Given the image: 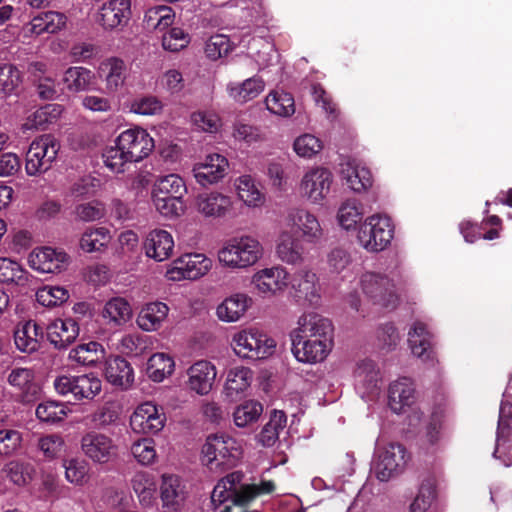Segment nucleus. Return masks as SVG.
Masks as SVG:
<instances>
[{
  "mask_svg": "<svg viewBox=\"0 0 512 512\" xmlns=\"http://www.w3.org/2000/svg\"><path fill=\"white\" fill-rule=\"evenodd\" d=\"M160 496L163 509L166 512H179L181 510L184 504L185 495L177 476H162Z\"/></svg>",
  "mask_w": 512,
  "mask_h": 512,
  "instance_id": "41",
  "label": "nucleus"
},
{
  "mask_svg": "<svg viewBox=\"0 0 512 512\" xmlns=\"http://www.w3.org/2000/svg\"><path fill=\"white\" fill-rule=\"evenodd\" d=\"M237 197L248 208H260L265 203V194L254 177L244 174L234 181Z\"/></svg>",
  "mask_w": 512,
  "mask_h": 512,
  "instance_id": "38",
  "label": "nucleus"
},
{
  "mask_svg": "<svg viewBox=\"0 0 512 512\" xmlns=\"http://www.w3.org/2000/svg\"><path fill=\"white\" fill-rule=\"evenodd\" d=\"M408 345L414 356L422 362L433 365L435 362L434 353L431 349V335L422 322H415L408 332Z\"/></svg>",
  "mask_w": 512,
  "mask_h": 512,
  "instance_id": "34",
  "label": "nucleus"
},
{
  "mask_svg": "<svg viewBox=\"0 0 512 512\" xmlns=\"http://www.w3.org/2000/svg\"><path fill=\"white\" fill-rule=\"evenodd\" d=\"M253 379V372L250 368L237 366L227 372L225 390L228 395L244 392Z\"/></svg>",
  "mask_w": 512,
  "mask_h": 512,
  "instance_id": "58",
  "label": "nucleus"
},
{
  "mask_svg": "<svg viewBox=\"0 0 512 512\" xmlns=\"http://www.w3.org/2000/svg\"><path fill=\"white\" fill-rule=\"evenodd\" d=\"M131 16L130 0H107L97 13V22L106 30L125 25Z\"/></svg>",
  "mask_w": 512,
  "mask_h": 512,
  "instance_id": "28",
  "label": "nucleus"
},
{
  "mask_svg": "<svg viewBox=\"0 0 512 512\" xmlns=\"http://www.w3.org/2000/svg\"><path fill=\"white\" fill-rule=\"evenodd\" d=\"M166 416L162 408L151 401L139 404L130 416L129 424L137 434L155 435L163 430Z\"/></svg>",
  "mask_w": 512,
  "mask_h": 512,
  "instance_id": "17",
  "label": "nucleus"
},
{
  "mask_svg": "<svg viewBox=\"0 0 512 512\" xmlns=\"http://www.w3.org/2000/svg\"><path fill=\"white\" fill-rule=\"evenodd\" d=\"M132 490L143 508H150L156 501L157 482L153 474L137 471L130 480Z\"/></svg>",
  "mask_w": 512,
  "mask_h": 512,
  "instance_id": "40",
  "label": "nucleus"
},
{
  "mask_svg": "<svg viewBox=\"0 0 512 512\" xmlns=\"http://www.w3.org/2000/svg\"><path fill=\"white\" fill-rule=\"evenodd\" d=\"M358 284L362 294L373 305L394 309L399 303V282L394 274L366 271L360 275Z\"/></svg>",
  "mask_w": 512,
  "mask_h": 512,
  "instance_id": "5",
  "label": "nucleus"
},
{
  "mask_svg": "<svg viewBox=\"0 0 512 512\" xmlns=\"http://www.w3.org/2000/svg\"><path fill=\"white\" fill-rule=\"evenodd\" d=\"M175 241L172 234L164 229H153L143 241L145 256L156 262H164L174 253Z\"/></svg>",
  "mask_w": 512,
  "mask_h": 512,
  "instance_id": "26",
  "label": "nucleus"
},
{
  "mask_svg": "<svg viewBox=\"0 0 512 512\" xmlns=\"http://www.w3.org/2000/svg\"><path fill=\"white\" fill-rule=\"evenodd\" d=\"M256 292L266 298L283 294L290 285V273L278 264L257 270L251 277Z\"/></svg>",
  "mask_w": 512,
  "mask_h": 512,
  "instance_id": "14",
  "label": "nucleus"
},
{
  "mask_svg": "<svg viewBox=\"0 0 512 512\" xmlns=\"http://www.w3.org/2000/svg\"><path fill=\"white\" fill-rule=\"evenodd\" d=\"M130 451L138 464L151 466L158 461L156 442L152 438H141L132 443Z\"/></svg>",
  "mask_w": 512,
  "mask_h": 512,
  "instance_id": "59",
  "label": "nucleus"
},
{
  "mask_svg": "<svg viewBox=\"0 0 512 512\" xmlns=\"http://www.w3.org/2000/svg\"><path fill=\"white\" fill-rule=\"evenodd\" d=\"M65 480L77 487H84L90 483V465L85 459L72 457L62 462Z\"/></svg>",
  "mask_w": 512,
  "mask_h": 512,
  "instance_id": "50",
  "label": "nucleus"
},
{
  "mask_svg": "<svg viewBox=\"0 0 512 512\" xmlns=\"http://www.w3.org/2000/svg\"><path fill=\"white\" fill-rule=\"evenodd\" d=\"M105 357L104 347L96 342L82 343L69 351L68 359L79 365L91 366L100 362Z\"/></svg>",
  "mask_w": 512,
  "mask_h": 512,
  "instance_id": "49",
  "label": "nucleus"
},
{
  "mask_svg": "<svg viewBox=\"0 0 512 512\" xmlns=\"http://www.w3.org/2000/svg\"><path fill=\"white\" fill-rule=\"evenodd\" d=\"M195 130L205 133H217L222 127V120L213 110H198L190 115Z\"/></svg>",
  "mask_w": 512,
  "mask_h": 512,
  "instance_id": "61",
  "label": "nucleus"
},
{
  "mask_svg": "<svg viewBox=\"0 0 512 512\" xmlns=\"http://www.w3.org/2000/svg\"><path fill=\"white\" fill-rule=\"evenodd\" d=\"M216 375L217 369L213 363L199 360L187 370V386L199 395H207L212 390Z\"/></svg>",
  "mask_w": 512,
  "mask_h": 512,
  "instance_id": "30",
  "label": "nucleus"
},
{
  "mask_svg": "<svg viewBox=\"0 0 512 512\" xmlns=\"http://www.w3.org/2000/svg\"><path fill=\"white\" fill-rule=\"evenodd\" d=\"M263 412L261 403L248 400L236 407L233 420L237 427L244 428L255 423Z\"/></svg>",
  "mask_w": 512,
  "mask_h": 512,
  "instance_id": "62",
  "label": "nucleus"
},
{
  "mask_svg": "<svg viewBox=\"0 0 512 512\" xmlns=\"http://www.w3.org/2000/svg\"><path fill=\"white\" fill-rule=\"evenodd\" d=\"M60 144L58 140L45 134L34 139L25 157V171L28 176H39L51 169L57 159Z\"/></svg>",
  "mask_w": 512,
  "mask_h": 512,
  "instance_id": "10",
  "label": "nucleus"
},
{
  "mask_svg": "<svg viewBox=\"0 0 512 512\" xmlns=\"http://www.w3.org/2000/svg\"><path fill=\"white\" fill-rule=\"evenodd\" d=\"M341 177L348 188L355 193L367 191L373 183L369 169L356 160H348L342 164Z\"/></svg>",
  "mask_w": 512,
  "mask_h": 512,
  "instance_id": "36",
  "label": "nucleus"
},
{
  "mask_svg": "<svg viewBox=\"0 0 512 512\" xmlns=\"http://www.w3.org/2000/svg\"><path fill=\"white\" fill-rule=\"evenodd\" d=\"M263 254L264 248L258 239L241 235L223 242L217 251V261L225 269L246 270L258 263Z\"/></svg>",
  "mask_w": 512,
  "mask_h": 512,
  "instance_id": "2",
  "label": "nucleus"
},
{
  "mask_svg": "<svg viewBox=\"0 0 512 512\" xmlns=\"http://www.w3.org/2000/svg\"><path fill=\"white\" fill-rule=\"evenodd\" d=\"M53 386L63 397H72L76 401L93 400L102 390V381L93 373L63 374L54 379Z\"/></svg>",
  "mask_w": 512,
  "mask_h": 512,
  "instance_id": "9",
  "label": "nucleus"
},
{
  "mask_svg": "<svg viewBox=\"0 0 512 512\" xmlns=\"http://www.w3.org/2000/svg\"><path fill=\"white\" fill-rule=\"evenodd\" d=\"M228 160L225 156L213 153L207 155L202 161L195 163L192 169L196 182L201 186L218 183L227 174Z\"/></svg>",
  "mask_w": 512,
  "mask_h": 512,
  "instance_id": "25",
  "label": "nucleus"
},
{
  "mask_svg": "<svg viewBox=\"0 0 512 512\" xmlns=\"http://www.w3.org/2000/svg\"><path fill=\"white\" fill-rule=\"evenodd\" d=\"M241 456V443L224 432L209 434L201 449L203 465L215 472L236 466Z\"/></svg>",
  "mask_w": 512,
  "mask_h": 512,
  "instance_id": "3",
  "label": "nucleus"
},
{
  "mask_svg": "<svg viewBox=\"0 0 512 512\" xmlns=\"http://www.w3.org/2000/svg\"><path fill=\"white\" fill-rule=\"evenodd\" d=\"M175 12L166 5H157L146 10L144 24L149 30L163 31L173 25Z\"/></svg>",
  "mask_w": 512,
  "mask_h": 512,
  "instance_id": "53",
  "label": "nucleus"
},
{
  "mask_svg": "<svg viewBox=\"0 0 512 512\" xmlns=\"http://www.w3.org/2000/svg\"><path fill=\"white\" fill-rule=\"evenodd\" d=\"M42 337V328L33 320L19 323L14 331V342L17 349L28 354L36 352L40 348Z\"/></svg>",
  "mask_w": 512,
  "mask_h": 512,
  "instance_id": "39",
  "label": "nucleus"
},
{
  "mask_svg": "<svg viewBox=\"0 0 512 512\" xmlns=\"http://www.w3.org/2000/svg\"><path fill=\"white\" fill-rule=\"evenodd\" d=\"M102 317L110 326H123L132 318L131 305L122 297H114L105 303Z\"/></svg>",
  "mask_w": 512,
  "mask_h": 512,
  "instance_id": "46",
  "label": "nucleus"
},
{
  "mask_svg": "<svg viewBox=\"0 0 512 512\" xmlns=\"http://www.w3.org/2000/svg\"><path fill=\"white\" fill-rule=\"evenodd\" d=\"M169 306L161 301L146 303L140 309L136 323L145 332H155L161 329L169 315Z\"/></svg>",
  "mask_w": 512,
  "mask_h": 512,
  "instance_id": "33",
  "label": "nucleus"
},
{
  "mask_svg": "<svg viewBox=\"0 0 512 512\" xmlns=\"http://www.w3.org/2000/svg\"><path fill=\"white\" fill-rule=\"evenodd\" d=\"M300 237L291 230L281 229L275 240L276 257L287 265H301L305 260V248Z\"/></svg>",
  "mask_w": 512,
  "mask_h": 512,
  "instance_id": "24",
  "label": "nucleus"
},
{
  "mask_svg": "<svg viewBox=\"0 0 512 512\" xmlns=\"http://www.w3.org/2000/svg\"><path fill=\"white\" fill-rule=\"evenodd\" d=\"M152 205L164 218L172 220L180 217L185 212L184 198L181 196H164L151 194Z\"/></svg>",
  "mask_w": 512,
  "mask_h": 512,
  "instance_id": "52",
  "label": "nucleus"
},
{
  "mask_svg": "<svg viewBox=\"0 0 512 512\" xmlns=\"http://www.w3.org/2000/svg\"><path fill=\"white\" fill-rule=\"evenodd\" d=\"M111 230L104 226H91L84 230L79 239V247L86 253L105 251L112 241Z\"/></svg>",
  "mask_w": 512,
  "mask_h": 512,
  "instance_id": "43",
  "label": "nucleus"
},
{
  "mask_svg": "<svg viewBox=\"0 0 512 512\" xmlns=\"http://www.w3.org/2000/svg\"><path fill=\"white\" fill-rule=\"evenodd\" d=\"M80 328L72 318H56L46 327L47 339L56 349H65L79 336Z\"/></svg>",
  "mask_w": 512,
  "mask_h": 512,
  "instance_id": "31",
  "label": "nucleus"
},
{
  "mask_svg": "<svg viewBox=\"0 0 512 512\" xmlns=\"http://www.w3.org/2000/svg\"><path fill=\"white\" fill-rule=\"evenodd\" d=\"M265 87L264 79L259 75H253L242 81H229L225 86V92L234 103L243 105L256 99Z\"/></svg>",
  "mask_w": 512,
  "mask_h": 512,
  "instance_id": "29",
  "label": "nucleus"
},
{
  "mask_svg": "<svg viewBox=\"0 0 512 512\" xmlns=\"http://www.w3.org/2000/svg\"><path fill=\"white\" fill-rule=\"evenodd\" d=\"M95 75L82 66L67 68L62 77L64 88L71 93H80L90 90L94 85Z\"/></svg>",
  "mask_w": 512,
  "mask_h": 512,
  "instance_id": "44",
  "label": "nucleus"
},
{
  "mask_svg": "<svg viewBox=\"0 0 512 512\" xmlns=\"http://www.w3.org/2000/svg\"><path fill=\"white\" fill-rule=\"evenodd\" d=\"M292 148L298 157L309 160L320 154L324 144L314 134L303 133L294 139Z\"/></svg>",
  "mask_w": 512,
  "mask_h": 512,
  "instance_id": "57",
  "label": "nucleus"
},
{
  "mask_svg": "<svg viewBox=\"0 0 512 512\" xmlns=\"http://www.w3.org/2000/svg\"><path fill=\"white\" fill-rule=\"evenodd\" d=\"M97 73L105 83L108 93H116L125 84L127 67L125 62L117 57H110L100 62Z\"/></svg>",
  "mask_w": 512,
  "mask_h": 512,
  "instance_id": "32",
  "label": "nucleus"
},
{
  "mask_svg": "<svg viewBox=\"0 0 512 512\" xmlns=\"http://www.w3.org/2000/svg\"><path fill=\"white\" fill-rule=\"evenodd\" d=\"M116 144L122 146L134 163L147 158L155 147L153 137L140 126L122 131L116 137Z\"/></svg>",
  "mask_w": 512,
  "mask_h": 512,
  "instance_id": "18",
  "label": "nucleus"
},
{
  "mask_svg": "<svg viewBox=\"0 0 512 512\" xmlns=\"http://www.w3.org/2000/svg\"><path fill=\"white\" fill-rule=\"evenodd\" d=\"M264 103L271 114L281 118H290L296 110L294 97L280 89L271 90L265 97Z\"/></svg>",
  "mask_w": 512,
  "mask_h": 512,
  "instance_id": "48",
  "label": "nucleus"
},
{
  "mask_svg": "<svg viewBox=\"0 0 512 512\" xmlns=\"http://www.w3.org/2000/svg\"><path fill=\"white\" fill-rule=\"evenodd\" d=\"M187 186L184 179L177 174H168L157 178L152 186L151 194L164 196H181L184 198Z\"/></svg>",
  "mask_w": 512,
  "mask_h": 512,
  "instance_id": "54",
  "label": "nucleus"
},
{
  "mask_svg": "<svg viewBox=\"0 0 512 512\" xmlns=\"http://www.w3.org/2000/svg\"><path fill=\"white\" fill-rule=\"evenodd\" d=\"M213 261L203 253H186L167 267V281L180 282L183 280H198L209 273Z\"/></svg>",
  "mask_w": 512,
  "mask_h": 512,
  "instance_id": "12",
  "label": "nucleus"
},
{
  "mask_svg": "<svg viewBox=\"0 0 512 512\" xmlns=\"http://www.w3.org/2000/svg\"><path fill=\"white\" fill-rule=\"evenodd\" d=\"M291 352L295 359L303 364L323 362L334 347V339L290 338Z\"/></svg>",
  "mask_w": 512,
  "mask_h": 512,
  "instance_id": "19",
  "label": "nucleus"
},
{
  "mask_svg": "<svg viewBox=\"0 0 512 512\" xmlns=\"http://www.w3.org/2000/svg\"><path fill=\"white\" fill-rule=\"evenodd\" d=\"M82 454L94 464L104 465L117 457L118 446L114 439L102 432L89 431L80 439Z\"/></svg>",
  "mask_w": 512,
  "mask_h": 512,
  "instance_id": "15",
  "label": "nucleus"
},
{
  "mask_svg": "<svg viewBox=\"0 0 512 512\" xmlns=\"http://www.w3.org/2000/svg\"><path fill=\"white\" fill-rule=\"evenodd\" d=\"M242 479L243 473L234 471L218 481L211 494L214 512H231L233 506L245 505L275 489L271 480H262L259 484H241Z\"/></svg>",
  "mask_w": 512,
  "mask_h": 512,
  "instance_id": "1",
  "label": "nucleus"
},
{
  "mask_svg": "<svg viewBox=\"0 0 512 512\" xmlns=\"http://www.w3.org/2000/svg\"><path fill=\"white\" fill-rule=\"evenodd\" d=\"M499 410L496 446L493 452L494 458L509 467L512 465V403L508 400V392L503 394Z\"/></svg>",
  "mask_w": 512,
  "mask_h": 512,
  "instance_id": "16",
  "label": "nucleus"
},
{
  "mask_svg": "<svg viewBox=\"0 0 512 512\" xmlns=\"http://www.w3.org/2000/svg\"><path fill=\"white\" fill-rule=\"evenodd\" d=\"M194 207L205 218H223L233 208L230 196L217 191L200 193L195 197Z\"/></svg>",
  "mask_w": 512,
  "mask_h": 512,
  "instance_id": "27",
  "label": "nucleus"
},
{
  "mask_svg": "<svg viewBox=\"0 0 512 512\" xmlns=\"http://www.w3.org/2000/svg\"><path fill=\"white\" fill-rule=\"evenodd\" d=\"M28 262L33 270L40 273L57 274L68 268L70 256L63 249L43 246L33 249Z\"/></svg>",
  "mask_w": 512,
  "mask_h": 512,
  "instance_id": "22",
  "label": "nucleus"
},
{
  "mask_svg": "<svg viewBox=\"0 0 512 512\" xmlns=\"http://www.w3.org/2000/svg\"><path fill=\"white\" fill-rule=\"evenodd\" d=\"M69 412L68 406L60 401H43L36 407V417L39 421L45 423H57L63 421Z\"/></svg>",
  "mask_w": 512,
  "mask_h": 512,
  "instance_id": "56",
  "label": "nucleus"
},
{
  "mask_svg": "<svg viewBox=\"0 0 512 512\" xmlns=\"http://www.w3.org/2000/svg\"><path fill=\"white\" fill-rule=\"evenodd\" d=\"M104 165L113 173H123L125 166L128 163H134L128 156L127 152L123 150L122 146L116 144L107 147L102 154Z\"/></svg>",
  "mask_w": 512,
  "mask_h": 512,
  "instance_id": "63",
  "label": "nucleus"
},
{
  "mask_svg": "<svg viewBox=\"0 0 512 512\" xmlns=\"http://www.w3.org/2000/svg\"><path fill=\"white\" fill-rule=\"evenodd\" d=\"M231 348L240 359L264 360L276 353L277 342L265 331L249 327L233 334Z\"/></svg>",
  "mask_w": 512,
  "mask_h": 512,
  "instance_id": "4",
  "label": "nucleus"
},
{
  "mask_svg": "<svg viewBox=\"0 0 512 512\" xmlns=\"http://www.w3.org/2000/svg\"><path fill=\"white\" fill-rule=\"evenodd\" d=\"M333 184L334 175L330 169L324 166H312L303 172L297 191L305 202L322 206L328 200Z\"/></svg>",
  "mask_w": 512,
  "mask_h": 512,
  "instance_id": "8",
  "label": "nucleus"
},
{
  "mask_svg": "<svg viewBox=\"0 0 512 512\" xmlns=\"http://www.w3.org/2000/svg\"><path fill=\"white\" fill-rule=\"evenodd\" d=\"M352 264V256L349 250L343 246H334L328 250L325 256L327 271L333 275L343 273Z\"/></svg>",
  "mask_w": 512,
  "mask_h": 512,
  "instance_id": "60",
  "label": "nucleus"
},
{
  "mask_svg": "<svg viewBox=\"0 0 512 512\" xmlns=\"http://www.w3.org/2000/svg\"><path fill=\"white\" fill-rule=\"evenodd\" d=\"M287 417L283 411L275 410L258 435L259 442L267 447L273 446L279 439L280 433L285 429Z\"/></svg>",
  "mask_w": 512,
  "mask_h": 512,
  "instance_id": "55",
  "label": "nucleus"
},
{
  "mask_svg": "<svg viewBox=\"0 0 512 512\" xmlns=\"http://www.w3.org/2000/svg\"><path fill=\"white\" fill-rule=\"evenodd\" d=\"M352 375L355 390L362 399L371 401L379 397L383 375L374 360L370 358L358 360Z\"/></svg>",
  "mask_w": 512,
  "mask_h": 512,
  "instance_id": "13",
  "label": "nucleus"
},
{
  "mask_svg": "<svg viewBox=\"0 0 512 512\" xmlns=\"http://www.w3.org/2000/svg\"><path fill=\"white\" fill-rule=\"evenodd\" d=\"M286 228L307 244H319L325 236V230L318 216L306 207H294L285 216Z\"/></svg>",
  "mask_w": 512,
  "mask_h": 512,
  "instance_id": "11",
  "label": "nucleus"
},
{
  "mask_svg": "<svg viewBox=\"0 0 512 512\" xmlns=\"http://www.w3.org/2000/svg\"><path fill=\"white\" fill-rule=\"evenodd\" d=\"M69 297V291L62 286L45 285L36 292L37 302L49 308L62 305Z\"/></svg>",
  "mask_w": 512,
  "mask_h": 512,
  "instance_id": "64",
  "label": "nucleus"
},
{
  "mask_svg": "<svg viewBox=\"0 0 512 512\" xmlns=\"http://www.w3.org/2000/svg\"><path fill=\"white\" fill-rule=\"evenodd\" d=\"M334 339V326L330 319L317 312H304L290 331V338Z\"/></svg>",
  "mask_w": 512,
  "mask_h": 512,
  "instance_id": "20",
  "label": "nucleus"
},
{
  "mask_svg": "<svg viewBox=\"0 0 512 512\" xmlns=\"http://www.w3.org/2000/svg\"><path fill=\"white\" fill-rule=\"evenodd\" d=\"M104 375L115 387L128 389L134 381V371L130 363L122 357H109L105 361Z\"/></svg>",
  "mask_w": 512,
  "mask_h": 512,
  "instance_id": "37",
  "label": "nucleus"
},
{
  "mask_svg": "<svg viewBox=\"0 0 512 512\" xmlns=\"http://www.w3.org/2000/svg\"><path fill=\"white\" fill-rule=\"evenodd\" d=\"M1 473L11 485L23 488L34 479L36 469L28 461L13 459L4 464Z\"/></svg>",
  "mask_w": 512,
  "mask_h": 512,
  "instance_id": "42",
  "label": "nucleus"
},
{
  "mask_svg": "<svg viewBox=\"0 0 512 512\" xmlns=\"http://www.w3.org/2000/svg\"><path fill=\"white\" fill-rule=\"evenodd\" d=\"M364 215L363 205L355 198L342 201L337 209L336 221L345 231L355 230L362 223Z\"/></svg>",
  "mask_w": 512,
  "mask_h": 512,
  "instance_id": "45",
  "label": "nucleus"
},
{
  "mask_svg": "<svg viewBox=\"0 0 512 512\" xmlns=\"http://www.w3.org/2000/svg\"><path fill=\"white\" fill-rule=\"evenodd\" d=\"M410 460L404 445L398 442L377 440L372 471L381 482H387L402 474Z\"/></svg>",
  "mask_w": 512,
  "mask_h": 512,
  "instance_id": "6",
  "label": "nucleus"
},
{
  "mask_svg": "<svg viewBox=\"0 0 512 512\" xmlns=\"http://www.w3.org/2000/svg\"><path fill=\"white\" fill-rule=\"evenodd\" d=\"M417 403V392L414 382L407 377H399L391 381L387 388V404L395 414H406L413 410Z\"/></svg>",
  "mask_w": 512,
  "mask_h": 512,
  "instance_id": "21",
  "label": "nucleus"
},
{
  "mask_svg": "<svg viewBox=\"0 0 512 512\" xmlns=\"http://www.w3.org/2000/svg\"><path fill=\"white\" fill-rule=\"evenodd\" d=\"M175 369V361L167 353L159 352L153 354L147 362L146 373L154 382H162L172 375Z\"/></svg>",
  "mask_w": 512,
  "mask_h": 512,
  "instance_id": "51",
  "label": "nucleus"
},
{
  "mask_svg": "<svg viewBox=\"0 0 512 512\" xmlns=\"http://www.w3.org/2000/svg\"><path fill=\"white\" fill-rule=\"evenodd\" d=\"M394 237V225L390 217L376 213L364 219L357 231L358 244L367 252L385 250Z\"/></svg>",
  "mask_w": 512,
  "mask_h": 512,
  "instance_id": "7",
  "label": "nucleus"
},
{
  "mask_svg": "<svg viewBox=\"0 0 512 512\" xmlns=\"http://www.w3.org/2000/svg\"><path fill=\"white\" fill-rule=\"evenodd\" d=\"M30 280V273L17 261L0 257V283L25 288L29 286Z\"/></svg>",
  "mask_w": 512,
  "mask_h": 512,
  "instance_id": "47",
  "label": "nucleus"
},
{
  "mask_svg": "<svg viewBox=\"0 0 512 512\" xmlns=\"http://www.w3.org/2000/svg\"><path fill=\"white\" fill-rule=\"evenodd\" d=\"M252 305V298L238 292L226 297L216 308L218 319L225 323L239 321Z\"/></svg>",
  "mask_w": 512,
  "mask_h": 512,
  "instance_id": "35",
  "label": "nucleus"
},
{
  "mask_svg": "<svg viewBox=\"0 0 512 512\" xmlns=\"http://www.w3.org/2000/svg\"><path fill=\"white\" fill-rule=\"evenodd\" d=\"M295 297L303 299L311 306H318L322 298V287L318 275L309 268L298 270L290 279Z\"/></svg>",
  "mask_w": 512,
  "mask_h": 512,
  "instance_id": "23",
  "label": "nucleus"
}]
</instances>
